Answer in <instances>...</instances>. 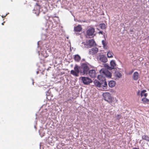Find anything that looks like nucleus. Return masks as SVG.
Returning <instances> with one entry per match:
<instances>
[{
	"label": "nucleus",
	"instance_id": "1",
	"mask_svg": "<svg viewBox=\"0 0 149 149\" xmlns=\"http://www.w3.org/2000/svg\"><path fill=\"white\" fill-rule=\"evenodd\" d=\"M89 70L88 67L86 64H83L81 67L75 65L74 70H72L70 71V74L75 77H78L80 72L83 74H87Z\"/></svg>",
	"mask_w": 149,
	"mask_h": 149
},
{
	"label": "nucleus",
	"instance_id": "2",
	"mask_svg": "<svg viewBox=\"0 0 149 149\" xmlns=\"http://www.w3.org/2000/svg\"><path fill=\"white\" fill-rule=\"evenodd\" d=\"M102 96L104 100L113 107H115V104L117 103V100L116 98L112 97L110 93H104Z\"/></svg>",
	"mask_w": 149,
	"mask_h": 149
},
{
	"label": "nucleus",
	"instance_id": "3",
	"mask_svg": "<svg viewBox=\"0 0 149 149\" xmlns=\"http://www.w3.org/2000/svg\"><path fill=\"white\" fill-rule=\"evenodd\" d=\"M95 32V29L93 27H90L86 31V37L88 38L93 37L95 35V34H94Z\"/></svg>",
	"mask_w": 149,
	"mask_h": 149
},
{
	"label": "nucleus",
	"instance_id": "4",
	"mask_svg": "<svg viewBox=\"0 0 149 149\" xmlns=\"http://www.w3.org/2000/svg\"><path fill=\"white\" fill-rule=\"evenodd\" d=\"M82 44V46H89L90 47H95L97 45L94 40L92 39L86 40L85 42H83Z\"/></svg>",
	"mask_w": 149,
	"mask_h": 149
},
{
	"label": "nucleus",
	"instance_id": "5",
	"mask_svg": "<svg viewBox=\"0 0 149 149\" xmlns=\"http://www.w3.org/2000/svg\"><path fill=\"white\" fill-rule=\"evenodd\" d=\"M81 80L85 84L88 85L92 82V80L88 77H82Z\"/></svg>",
	"mask_w": 149,
	"mask_h": 149
},
{
	"label": "nucleus",
	"instance_id": "6",
	"mask_svg": "<svg viewBox=\"0 0 149 149\" xmlns=\"http://www.w3.org/2000/svg\"><path fill=\"white\" fill-rule=\"evenodd\" d=\"M98 50V49L97 47H93L89 50V54L91 55H93L97 53Z\"/></svg>",
	"mask_w": 149,
	"mask_h": 149
},
{
	"label": "nucleus",
	"instance_id": "7",
	"mask_svg": "<svg viewBox=\"0 0 149 149\" xmlns=\"http://www.w3.org/2000/svg\"><path fill=\"white\" fill-rule=\"evenodd\" d=\"M89 74L90 77L92 78H95L96 76V73L95 71L93 70H90L89 71Z\"/></svg>",
	"mask_w": 149,
	"mask_h": 149
},
{
	"label": "nucleus",
	"instance_id": "8",
	"mask_svg": "<svg viewBox=\"0 0 149 149\" xmlns=\"http://www.w3.org/2000/svg\"><path fill=\"white\" fill-rule=\"evenodd\" d=\"M99 60L101 61L104 63L106 62L108 60L107 57L103 55L100 56Z\"/></svg>",
	"mask_w": 149,
	"mask_h": 149
},
{
	"label": "nucleus",
	"instance_id": "9",
	"mask_svg": "<svg viewBox=\"0 0 149 149\" xmlns=\"http://www.w3.org/2000/svg\"><path fill=\"white\" fill-rule=\"evenodd\" d=\"M39 8L37 6H36L34 7V9L33 10V13L36 14V15L38 16L40 13Z\"/></svg>",
	"mask_w": 149,
	"mask_h": 149
},
{
	"label": "nucleus",
	"instance_id": "10",
	"mask_svg": "<svg viewBox=\"0 0 149 149\" xmlns=\"http://www.w3.org/2000/svg\"><path fill=\"white\" fill-rule=\"evenodd\" d=\"M82 30V28L80 25H78L77 26L74 27V31L76 32H79L81 31Z\"/></svg>",
	"mask_w": 149,
	"mask_h": 149
},
{
	"label": "nucleus",
	"instance_id": "11",
	"mask_svg": "<svg viewBox=\"0 0 149 149\" xmlns=\"http://www.w3.org/2000/svg\"><path fill=\"white\" fill-rule=\"evenodd\" d=\"M110 65L111 66L109 68L110 70L114 69L116 65V64L114 60H112L110 61Z\"/></svg>",
	"mask_w": 149,
	"mask_h": 149
},
{
	"label": "nucleus",
	"instance_id": "12",
	"mask_svg": "<svg viewBox=\"0 0 149 149\" xmlns=\"http://www.w3.org/2000/svg\"><path fill=\"white\" fill-rule=\"evenodd\" d=\"M114 75L116 79H118L121 77L122 74L118 71H116L114 73Z\"/></svg>",
	"mask_w": 149,
	"mask_h": 149
},
{
	"label": "nucleus",
	"instance_id": "13",
	"mask_svg": "<svg viewBox=\"0 0 149 149\" xmlns=\"http://www.w3.org/2000/svg\"><path fill=\"white\" fill-rule=\"evenodd\" d=\"M139 77V74L138 72H135L133 74L132 78L134 80H137Z\"/></svg>",
	"mask_w": 149,
	"mask_h": 149
},
{
	"label": "nucleus",
	"instance_id": "14",
	"mask_svg": "<svg viewBox=\"0 0 149 149\" xmlns=\"http://www.w3.org/2000/svg\"><path fill=\"white\" fill-rule=\"evenodd\" d=\"M103 73L104 75L107 77L110 78L111 77V73L108 71L107 70H106L103 71Z\"/></svg>",
	"mask_w": 149,
	"mask_h": 149
},
{
	"label": "nucleus",
	"instance_id": "15",
	"mask_svg": "<svg viewBox=\"0 0 149 149\" xmlns=\"http://www.w3.org/2000/svg\"><path fill=\"white\" fill-rule=\"evenodd\" d=\"M101 87H103L104 89H106L107 85L105 80L101 82Z\"/></svg>",
	"mask_w": 149,
	"mask_h": 149
},
{
	"label": "nucleus",
	"instance_id": "16",
	"mask_svg": "<svg viewBox=\"0 0 149 149\" xmlns=\"http://www.w3.org/2000/svg\"><path fill=\"white\" fill-rule=\"evenodd\" d=\"M95 85L97 87H101V82H100L97 80H95L94 81Z\"/></svg>",
	"mask_w": 149,
	"mask_h": 149
},
{
	"label": "nucleus",
	"instance_id": "17",
	"mask_svg": "<svg viewBox=\"0 0 149 149\" xmlns=\"http://www.w3.org/2000/svg\"><path fill=\"white\" fill-rule=\"evenodd\" d=\"M116 84V82L114 81H111L108 84L110 87L113 88L115 86Z\"/></svg>",
	"mask_w": 149,
	"mask_h": 149
},
{
	"label": "nucleus",
	"instance_id": "18",
	"mask_svg": "<svg viewBox=\"0 0 149 149\" xmlns=\"http://www.w3.org/2000/svg\"><path fill=\"white\" fill-rule=\"evenodd\" d=\"M146 91V90H143L141 91L140 95L141 97L144 96L145 97H146L147 96L148 94L145 93Z\"/></svg>",
	"mask_w": 149,
	"mask_h": 149
},
{
	"label": "nucleus",
	"instance_id": "19",
	"mask_svg": "<svg viewBox=\"0 0 149 149\" xmlns=\"http://www.w3.org/2000/svg\"><path fill=\"white\" fill-rule=\"evenodd\" d=\"M142 139L143 140L149 142V137L147 135L145 134L142 136Z\"/></svg>",
	"mask_w": 149,
	"mask_h": 149
},
{
	"label": "nucleus",
	"instance_id": "20",
	"mask_svg": "<svg viewBox=\"0 0 149 149\" xmlns=\"http://www.w3.org/2000/svg\"><path fill=\"white\" fill-rule=\"evenodd\" d=\"M97 78L100 81V82L105 80L104 77L101 75H98L97 76Z\"/></svg>",
	"mask_w": 149,
	"mask_h": 149
},
{
	"label": "nucleus",
	"instance_id": "21",
	"mask_svg": "<svg viewBox=\"0 0 149 149\" xmlns=\"http://www.w3.org/2000/svg\"><path fill=\"white\" fill-rule=\"evenodd\" d=\"M113 54L111 52H108L107 53V56L108 58H111L113 57Z\"/></svg>",
	"mask_w": 149,
	"mask_h": 149
},
{
	"label": "nucleus",
	"instance_id": "22",
	"mask_svg": "<svg viewBox=\"0 0 149 149\" xmlns=\"http://www.w3.org/2000/svg\"><path fill=\"white\" fill-rule=\"evenodd\" d=\"M74 59L75 61H79L80 60L81 58L79 55H77L75 56Z\"/></svg>",
	"mask_w": 149,
	"mask_h": 149
},
{
	"label": "nucleus",
	"instance_id": "23",
	"mask_svg": "<svg viewBox=\"0 0 149 149\" xmlns=\"http://www.w3.org/2000/svg\"><path fill=\"white\" fill-rule=\"evenodd\" d=\"M100 26L102 29H105L106 28V26L104 23L100 24Z\"/></svg>",
	"mask_w": 149,
	"mask_h": 149
},
{
	"label": "nucleus",
	"instance_id": "24",
	"mask_svg": "<svg viewBox=\"0 0 149 149\" xmlns=\"http://www.w3.org/2000/svg\"><path fill=\"white\" fill-rule=\"evenodd\" d=\"M142 101L143 102V103H145L148 102L149 100L145 97L142 98Z\"/></svg>",
	"mask_w": 149,
	"mask_h": 149
},
{
	"label": "nucleus",
	"instance_id": "25",
	"mask_svg": "<svg viewBox=\"0 0 149 149\" xmlns=\"http://www.w3.org/2000/svg\"><path fill=\"white\" fill-rule=\"evenodd\" d=\"M102 43L103 47H105L107 45V43L105 40H102Z\"/></svg>",
	"mask_w": 149,
	"mask_h": 149
},
{
	"label": "nucleus",
	"instance_id": "26",
	"mask_svg": "<svg viewBox=\"0 0 149 149\" xmlns=\"http://www.w3.org/2000/svg\"><path fill=\"white\" fill-rule=\"evenodd\" d=\"M140 90H139L137 93V95H140Z\"/></svg>",
	"mask_w": 149,
	"mask_h": 149
},
{
	"label": "nucleus",
	"instance_id": "27",
	"mask_svg": "<svg viewBox=\"0 0 149 149\" xmlns=\"http://www.w3.org/2000/svg\"><path fill=\"white\" fill-rule=\"evenodd\" d=\"M99 34H101L102 35L103 34V32L102 31H100L98 33Z\"/></svg>",
	"mask_w": 149,
	"mask_h": 149
},
{
	"label": "nucleus",
	"instance_id": "28",
	"mask_svg": "<svg viewBox=\"0 0 149 149\" xmlns=\"http://www.w3.org/2000/svg\"><path fill=\"white\" fill-rule=\"evenodd\" d=\"M5 23V22H3L1 24L2 25H4V23Z\"/></svg>",
	"mask_w": 149,
	"mask_h": 149
},
{
	"label": "nucleus",
	"instance_id": "29",
	"mask_svg": "<svg viewBox=\"0 0 149 149\" xmlns=\"http://www.w3.org/2000/svg\"><path fill=\"white\" fill-rule=\"evenodd\" d=\"M5 16H2V18H4V17H5Z\"/></svg>",
	"mask_w": 149,
	"mask_h": 149
}]
</instances>
